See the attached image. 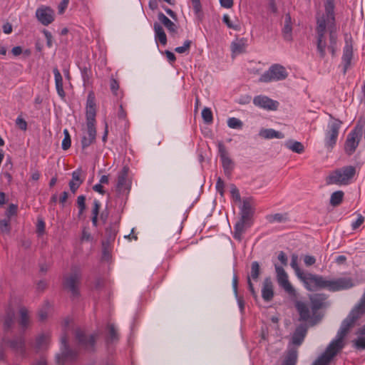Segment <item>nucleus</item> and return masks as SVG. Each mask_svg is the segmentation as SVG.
Segmentation results:
<instances>
[{
    "label": "nucleus",
    "mask_w": 365,
    "mask_h": 365,
    "mask_svg": "<svg viewBox=\"0 0 365 365\" xmlns=\"http://www.w3.org/2000/svg\"><path fill=\"white\" fill-rule=\"evenodd\" d=\"M158 21L165 26L172 36H175L178 33V26L169 19L163 13L159 12L158 14Z\"/></svg>",
    "instance_id": "obj_25"
},
{
    "label": "nucleus",
    "mask_w": 365,
    "mask_h": 365,
    "mask_svg": "<svg viewBox=\"0 0 365 365\" xmlns=\"http://www.w3.org/2000/svg\"><path fill=\"white\" fill-rule=\"evenodd\" d=\"M365 313V290L359 302L350 312V316H354V319H359Z\"/></svg>",
    "instance_id": "obj_32"
},
{
    "label": "nucleus",
    "mask_w": 365,
    "mask_h": 365,
    "mask_svg": "<svg viewBox=\"0 0 365 365\" xmlns=\"http://www.w3.org/2000/svg\"><path fill=\"white\" fill-rule=\"evenodd\" d=\"M348 331L346 330L343 329L342 328H339L337 331L336 338L333 339L329 344L327 346L329 349L336 351L337 354L344 348V338L347 334Z\"/></svg>",
    "instance_id": "obj_20"
},
{
    "label": "nucleus",
    "mask_w": 365,
    "mask_h": 365,
    "mask_svg": "<svg viewBox=\"0 0 365 365\" xmlns=\"http://www.w3.org/2000/svg\"><path fill=\"white\" fill-rule=\"evenodd\" d=\"M191 44H192V41L190 40H186L184 42L183 46L176 47L175 48V51L178 53H184L188 52Z\"/></svg>",
    "instance_id": "obj_53"
},
{
    "label": "nucleus",
    "mask_w": 365,
    "mask_h": 365,
    "mask_svg": "<svg viewBox=\"0 0 365 365\" xmlns=\"http://www.w3.org/2000/svg\"><path fill=\"white\" fill-rule=\"evenodd\" d=\"M356 173V167L352 165L344 166L331 172L327 178V183L328 185H347L352 182Z\"/></svg>",
    "instance_id": "obj_2"
},
{
    "label": "nucleus",
    "mask_w": 365,
    "mask_h": 365,
    "mask_svg": "<svg viewBox=\"0 0 365 365\" xmlns=\"http://www.w3.org/2000/svg\"><path fill=\"white\" fill-rule=\"evenodd\" d=\"M253 103L259 108L268 110H276L278 108L279 103L265 96H257L253 99Z\"/></svg>",
    "instance_id": "obj_16"
},
{
    "label": "nucleus",
    "mask_w": 365,
    "mask_h": 365,
    "mask_svg": "<svg viewBox=\"0 0 365 365\" xmlns=\"http://www.w3.org/2000/svg\"><path fill=\"white\" fill-rule=\"evenodd\" d=\"M227 125L230 128L241 129L242 128L243 123L240 119L233 117L230 118L227 120Z\"/></svg>",
    "instance_id": "obj_49"
},
{
    "label": "nucleus",
    "mask_w": 365,
    "mask_h": 365,
    "mask_svg": "<svg viewBox=\"0 0 365 365\" xmlns=\"http://www.w3.org/2000/svg\"><path fill=\"white\" fill-rule=\"evenodd\" d=\"M61 354L56 355V362L58 365H64L67 361H74L78 353L71 349L68 344V335L63 333L61 337Z\"/></svg>",
    "instance_id": "obj_6"
},
{
    "label": "nucleus",
    "mask_w": 365,
    "mask_h": 365,
    "mask_svg": "<svg viewBox=\"0 0 365 365\" xmlns=\"http://www.w3.org/2000/svg\"><path fill=\"white\" fill-rule=\"evenodd\" d=\"M64 138L62 140L61 147L63 150H67L71 144V136L67 129L63 130Z\"/></svg>",
    "instance_id": "obj_50"
},
{
    "label": "nucleus",
    "mask_w": 365,
    "mask_h": 365,
    "mask_svg": "<svg viewBox=\"0 0 365 365\" xmlns=\"http://www.w3.org/2000/svg\"><path fill=\"white\" fill-rule=\"evenodd\" d=\"M262 297L265 302H270L274 297V286L270 277H266L262 283Z\"/></svg>",
    "instance_id": "obj_22"
},
{
    "label": "nucleus",
    "mask_w": 365,
    "mask_h": 365,
    "mask_svg": "<svg viewBox=\"0 0 365 365\" xmlns=\"http://www.w3.org/2000/svg\"><path fill=\"white\" fill-rule=\"evenodd\" d=\"M254 214L253 199L252 197H246L243 199L242 206L240 208V217L252 220Z\"/></svg>",
    "instance_id": "obj_21"
},
{
    "label": "nucleus",
    "mask_w": 365,
    "mask_h": 365,
    "mask_svg": "<svg viewBox=\"0 0 365 365\" xmlns=\"http://www.w3.org/2000/svg\"><path fill=\"white\" fill-rule=\"evenodd\" d=\"M45 231V222L43 219H38L36 225V232L38 235H43Z\"/></svg>",
    "instance_id": "obj_62"
},
{
    "label": "nucleus",
    "mask_w": 365,
    "mask_h": 365,
    "mask_svg": "<svg viewBox=\"0 0 365 365\" xmlns=\"http://www.w3.org/2000/svg\"><path fill=\"white\" fill-rule=\"evenodd\" d=\"M53 72L54 74L55 84H56V88L57 93L61 97H64L65 92H64L63 88L62 76H61L59 70L56 67L53 69Z\"/></svg>",
    "instance_id": "obj_35"
},
{
    "label": "nucleus",
    "mask_w": 365,
    "mask_h": 365,
    "mask_svg": "<svg viewBox=\"0 0 365 365\" xmlns=\"http://www.w3.org/2000/svg\"><path fill=\"white\" fill-rule=\"evenodd\" d=\"M81 272L78 267H73L71 272L63 277V285L64 289L71 292L75 299L80 296L79 287L81 281Z\"/></svg>",
    "instance_id": "obj_3"
},
{
    "label": "nucleus",
    "mask_w": 365,
    "mask_h": 365,
    "mask_svg": "<svg viewBox=\"0 0 365 365\" xmlns=\"http://www.w3.org/2000/svg\"><path fill=\"white\" fill-rule=\"evenodd\" d=\"M307 328L304 325L299 326L294 332L292 337V344L296 346H300L306 336Z\"/></svg>",
    "instance_id": "obj_29"
},
{
    "label": "nucleus",
    "mask_w": 365,
    "mask_h": 365,
    "mask_svg": "<svg viewBox=\"0 0 365 365\" xmlns=\"http://www.w3.org/2000/svg\"><path fill=\"white\" fill-rule=\"evenodd\" d=\"M128 168L123 167L120 173L118 176L117 189L121 190L126 182V178L128 176Z\"/></svg>",
    "instance_id": "obj_42"
},
{
    "label": "nucleus",
    "mask_w": 365,
    "mask_h": 365,
    "mask_svg": "<svg viewBox=\"0 0 365 365\" xmlns=\"http://www.w3.org/2000/svg\"><path fill=\"white\" fill-rule=\"evenodd\" d=\"M294 307L299 314L300 322H307L312 318V310L310 311V305L302 301L297 300L294 303Z\"/></svg>",
    "instance_id": "obj_17"
},
{
    "label": "nucleus",
    "mask_w": 365,
    "mask_h": 365,
    "mask_svg": "<svg viewBox=\"0 0 365 365\" xmlns=\"http://www.w3.org/2000/svg\"><path fill=\"white\" fill-rule=\"evenodd\" d=\"M285 146L288 149L297 153H302L304 151V146L299 141L289 140L285 143Z\"/></svg>",
    "instance_id": "obj_37"
},
{
    "label": "nucleus",
    "mask_w": 365,
    "mask_h": 365,
    "mask_svg": "<svg viewBox=\"0 0 365 365\" xmlns=\"http://www.w3.org/2000/svg\"><path fill=\"white\" fill-rule=\"evenodd\" d=\"M16 125L21 130L25 131L27 129L26 121L23 118H21V116H20V115L18 116L17 118L16 119Z\"/></svg>",
    "instance_id": "obj_58"
},
{
    "label": "nucleus",
    "mask_w": 365,
    "mask_h": 365,
    "mask_svg": "<svg viewBox=\"0 0 365 365\" xmlns=\"http://www.w3.org/2000/svg\"><path fill=\"white\" fill-rule=\"evenodd\" d=\"M267 220L269 222H284L287 220L286 215L281 214V213H276L274 215H269L267 217Z\"/></svg>",
    "instance_id": "obj_47"
},
{
    "label": "nucleus",
    "mask_w": 365,
    "mask_h": 365,
    "mask_svg": "<svg viewBox=\"0 0 365 365\" xmlns=\"http://www.w3.org/2000/svg\"><path fill=\"white\" fill-rule=\"evenodd\" d=\"M292 18L289 14H287L284 17V24L282 29V35L285 41H291L292 40Z\"/></svg>",
    "instance_id": "obj_30"
},
{
    "label": "nucleus",
    "mask_w": 365,
    "mask_h": 365,
    "mask_svg": "<svg viewBox=\"0 0 365 365\" xmlns=\"http://www.w3.org/2000/svg\"><path fill=\"white\" fill-rule=\"evenodd\" d=\"M86 133L87 135H83L81 139L83 149H86L95 143L96 137V125H86Z\"/></svg>",
    "instance_id": "obj_23"
},
{
    "label": "nucleus",
    "mask_w": 365,
    "mask_h": 365,
    "mask_svg": "<svg viewBox=\"0 0 365 365\" xmlns=\"http://www.w3.org/2000/svg\"><path fill=\"white\" fill-rule=\"evenodd\" d=\"M195 14L198 18L202 16V6L200 0H191Z\"/></svg>",
    "instance_id": "obj_55"
},
{
    "label": "nucleus",
    "mask_w": 365,
    "mask_h": 365,
    "mask_svg": "<svg viewBox=\"0 0 365 365\" xmlns=\"http://www.w3.org/2000/svg\"><path fill=\"white\" fill-rule=\"evenodd\" d=\"M81 169L78 168L72 173V179L69 182V187L71 191L75 194L78 187L83 182V179H81Z\"/></svg>",
    "instance_id": "obj_27"
},
{
    "label": "nucleus",
    "mask_w": 365,
    "mask_h": 365,
    "mask_svg": "<svg viewBox=\"0 0 365 365\" xmlns=\"http://www.w3.org/2000/svg\"><path fill=\"white\" fill-rule=\"evenodd\" d=\"M353 58V44L351 37L345 38V45L343 49V55L341 61L343 63V74L346 73L347 70L351 66V60Z\"/></svg>",
    "instance_id": "obj_13"
},
{
    "label": "nucleus",
    "mask_w": 365,
    "mask_h": 365,
    "mask_svg": "<svg viewBox=\"0 0 365 365\" xmlns=\"http://www.w3.org/2000/svg\"><path fill=\"white\" fill-rule=\"evenodd\" d=\"M260 274V266L258 262L254 261L251 264L250 279L257 280Z\"/></svg>",
    "instance_id": "obj_45"
},
{
    "label": "nucleus",
    "mask_w": 365,
    "mask_h": 365,
    "mask_svg": "<svg viewBox=\"0 0 365 365\" xmlns=\"http://www.w3.org/2000/svg\"><path fill=\"white\" fill-rule=\"evenodd\" d=\"M0 232L2 233H9L10 232V220L4 219L0 220Z\"/></svg>",
    "instance_id": "obj_54"
},
{
    "label": "nucleus",
    "mask_w": 365,
    "mask_h": 365,
    "mask_svg": "<svg viewBox=\"0 0 365 365\" xmlns=\"http://www.w3.org/2000/svg\"><path fill=\"white\" fill-rule=\"evenodd\" d=\"M309 300L312 318L316 321L320 320L322 316L319 314L318 311L324 305L325 296L322 294H314L309 296Z\"/></svg>",
    "instance_id": "obj_12"
},
{
    "label": "nucleus",
    "mask_w": 365,
    "mask_h": 365,
    "mask_svg": "<svg viewBox=\"0 0 365 365\" xmlns=\"http://www.w3.org/2000/svg\"><path fill=\"white\" fill-rule=\"evenodd\" d=\"M86 107H96V99L93 93H90L88 95Z\"/></svg>",
    "instance_id": "obj_63"
},
{
    "label": "nucleus",
    "mask_w": 365,
    "mask_h": 365,
    "mask_svg": "<svg viewBox=\"0 0 365 365\" xmlns=\"http://www.w3.org/2000/svg\"><path fill=\"white\" fill-rule=\"evenodd\" d=\"M153 29L155 31V38L156 41H159L163 45L167 43V36L163 30V26L158 22H155L153 24Z\"/></svg>",
    "instance_id": "obj_34"
},
{
    "label": "nucleus",
    "mask_w": 365,
    "mask_h": 365,
    "mask_svg": "<svg viewBox=\"0 0 365 365\" xmlns=\"http://www.w3.org/2000/svg\"><path fill=\"white\" fill-rule=\"evenodd\" d=\"M86 197L84 195H79L77 198V205L78 207V216L83 215L86 210Z\"/></svg>",
    "instance_id": "obj_52"
},
{
    "label": "nucleus",
    "mask_w": 365,
    "mask_h": 365,
    "mask_svg": "<svg viewBox=\"0 0 365 365\" xmlns=\"http://www.w3.org/2000/svg\"><path fill=\"white\" fill-rule=\"evenodd\" d=\"M354 286V283L351 277H341L334 280H328L327 289L331 292H337L349 289Z\"/></svg>",
    "instance_id": "obj_14"
},
{
    "label": "nucleus",
    "mask_w": 365,
    "mask_h": 365,
    "mask_svg": "<svg viewBox=\"0 0 365 365\" xmlns=\"http://www.w3.org/2000/svg\"><path fill=\"white\" fill-rule=\"evenodd\" d=\"M222 21L227 25V26L230 29H232L235 30H237V26H235L230 21V19L227 14H225L222 18Z\"/></svg>",
    "instance_id": "obj_64"
},
{
    "label": "nucleus",
    "mask_w": 365,
    "mask_h": 365,
    "mask_svg": "<svg viewBox=\"0 0 365 365\" xmlns=\"http://www.w3.org/2000/svg\"><path fill=\"white\" fill-rule=\"evenodd\" d=\"M356 319H354V316H350L349 314L348 317L342 322L340 328H342L343 329H345V330L349 331L350 327Z\"/></svg>",
    "instance_id": "obj_51"
},
{
    "label": "nucleus",
    "mask_w": 365,
    "mask_h": 365,
    "mask_svg": "<svg viewBox=\"0 0 365 365\" xmlns=\"http://www.w3.org/2000/svg\"><path fill=\"white\" fill-rule=\"evenodd\" d=\"M110 88L113 95L118 96L119 83L115 78L110 79Z\"/></svg>",
    "instance_id": "obj_59"
},
{
    "label": "nucleus",
    "mask_w": 365,
    "mask_h": 365,
    "mask_svg": "<svg viewBox=\"0 0 365 365\" xmlns=\"http://www.w3.org/2000/svg\"><path fill=\"white\" fill-rule=\"evenodd\" d=\"M96 107H86V125H96Z\"/></svg>",
    "instance_id": "obj_40"
},
{
    "label": "nucleus",
    "mask_w": 365,
    "mask_h": 365,
    "mask_svg": "<svg viewBox=\"0 0 365 365\" xmlns=\"http://www.w3.org/2000/svg\"><path fill=\"white\" fill-rule=\"evenodd\" d=\"M274 267L277 274V280L279 285L283 288L287 294L291 296H294L296 294L295 289L289 282L288 275L283 267L275 264Z\"/></svg>",
    "instance_id": "obj_11"
},
{
    "label": "nucleus",
    "mask_w": 365,
    "mask_h": 365,
    "mask_svg": "<svg viewBox=\"0 0 365 365\" xmlns=\"http://www.w3.org/2000/svg\"><path fill=\"white\" fill-rule=\"evenodd\" d=\"M202 118L205 123H212L213 120L212 110L209 108H204L202 110Z\"/></svg>",
    "instance_id": "obj_48"
},
{
    "label": "nucleus",
    "mask_w": 365,
    "mask_h": 365,
    "mask_svg": "<svg viewBox=\"0 0 365 365\" xmlns=\"http://www.w3.org/2000/svg\"><path fill=\"white\" fill-rule=\"evenodd\" d=\"M259 136L265 139L279 138L282 139L284 138V134L282 132L277 131L272 128L262 129L259 133Z\"/></svg>",
    "instance_id": "obj_33"
},
{
    "label": "nucleus",
    "mask_w": 365,
    "mask_h": 365,
    "mask_svg": "<svg viewBox=\"0 0 365 365\" xmlns=\"http://www.w3.org/2000/svg\"><path fill=\"white\" fill-rule=\"evenodd\" d=\"M252 220L240 217L234 226L233 237L238 241H241L243 234L252 225Z\"/></svg>",
    "instance_id": "obj_18"
},
{
    "label": "nucleus",
    "mask_w": 365,
    "mask_h": 365,
    "mask_svg": "<svg viewBox=\"0 0 365 365\" xmlns=\"http://www.w3.org/2000/svg\"><path fill=\"white\" fill-rule=\"evenodd\" d=\"M19 314L20 318L19 320V324L22 329H26L29 327L30 322L28 310L26 308L21 307L19 309Z\"/></svg>",
    "instance_id": "obj_38"
},
{
    "label": "nucleus",
    "mask_w": 365,
    "mask_h": 365,
    "mask_svg": "<svg viewBox=\"0 0 365 365\" xmlns=\"http://www.w3.org/2000/svg\"><path fill=\"white\" fill-rule=\"evenodd\" d=\"M14 323V313L13 312H8L4 319V328L5 329H9L12 327Z\"/></svg>",
    "instance_id": "obj_46"
},
{
    "label": "nucleus",
    "mask_w": 365,
    "mask_h": 365,
    "mask_svg": "<svg viewBox=\"0 0 365 365\" xmlns=\"http://www.w3.org/2000/svg\"><path fill=\"white\" fill-rule=\"evenodd\" d=\"M353 342L356 349L359 350L365 349V336L358 337V339L354 340Z\"/></svg>",
    "instance_id": "obj_56"
},
{
    "label": "nucleus",
    "mask_w": 365,
    "mask_h": 365,
    "mask_svg": "<svg viewBox=\"0 0 365 365\" xmlns=\"http://www.w3.org/2000/svg\"><path fill=\"white\" fill-rule=\"evenodd\" d=\"M247 40L244 38L232 41L230 46L232 55H238L245 52Z\"/></svg>",
    "instance_id": "obj_31"
},
{
    "label": "nucleus",
    "mask_w": 365,
    "mask_h": 365,
    "mask_svg": "<svg viewBox=\"0 0 365 365\" xmlns=\"http://www.w3.org/2000/svg\"><path fill=\"white\" fill-rule=\"evenodd\" d=\"M230 188H231L230 193H231L232 198L235 200L240 202L241 200V197H240V192H239V190L237 189V187L234 184H232L230 186Z\"/></svg>",
    "instance_id": "obj_57"
},
{
    "label": "nucleus",
    "mask_w": 365,
    "mask_h": 365,
    "mask_svg": "<svg viewBox=\"0 0 365 365\" xmlns=\"http://www.w3.org/2000/svg\"><path fill=\"white\" fill-rule=\"evenodd\" d=\"M304 284L305 288L309 291L328 288V280L321 275L312 273H304L299 278Z\"/></svg>",
    "instance_id": "obj_4"
},
{
    "label": "nucleus",
    "mask_w": 365,
    "mask_h": 365,
    "mask_svg": "<svg viewBox=\"0 0 365 365\" xmlns=\"http://www.w3.org/2000/svg\"><path fill=\"white\" fill-rule=\"evenodd\" d=\"M364 125L358 123L353 130L347 135L344 144V150L349 155H352L359 145L360 139L363 134Z\"/></svg>",
    "instance_id": "obj_7"
},
{
    "label": "nucleus",
    "mask_w": 365,
    "mask_h": 365,
    "mask_svg": "<svg viewBox=\"0 0 365 365\" xmlns=\"http://www.w3.org/2000/svg\"><path fill=\"white\" fill-rule=\"evenodd\" d=\"M336 354V351L327 347L324 352L314 361L312 365H329Z\"/></svg>",
    "instance_id": "obj_26"
},
{
    "label": "nucleus",
    "mask_w": 365,
    "mask_h": 365,
    "mask_svg": "<svg viewBox=\"0 0 365 365\" xmlns=\"http://www.w3.org/2000/svg\"><path fill=\"white\" fill-rule=\"evenodd\" d=\"M118 232V230L115 225H110L106 229V240L103 242V247H106V245H109L112 242H113L115 239L116 234Z\"/></svg>",
    "instance_id": "obj_36"
},
{
    "label": "nucleus",
    "mask_w": 365,
    "mask_h": 365,
    "mask_svg": "<svg viewBox=\"0 0 365 365\" xmlns=\"http://www.w3.org/2000/svg\"><path fill=\"white\" fill-rule=\"evenodd\" d=\"M298 358V350L296 347H288L285 358L282 365H296Z\"/></svg>",
    "instance_id": "obj_28"
},
{
    "label": "nucleus",
    "mask_w": 365,
    "mask_h": 365,
    "mask_svg": "<svg viewBox=\"0 0 365 365\" xmlns=\"http://www.w3.org/2000/svg\"><path fill=\"white\" fill-rule=\"evenodd\" d=\"M324 8L325 14L317 19L316 28L317 34V49L321 58H324L326 56L325 32L327 28L329 32V45L336 46L337 41L334 0H327Z\"/></svg>",
    "instance_id": "obj_1"
},
{
    "label": "nucleus",
    "mask_w": 365,
    "mask_h": 365,
    "mask_svg": "<svg viewBox=\"0 0 365 365\" xmlns=\"http://www.w3.org/2000/svg\"><path fill=\"white\" fill-rule=\"evenodd\" d=\"M48 341V336L45 334H41L36 337V343H35V349L37 351L42 350L47 346Z\"/></svg>",
    "instance_id": "obj_43"
},
{
    "label": "nucleus",
    "mask_w": 365,
    "mask_h": 365,
    "mask_svg": "<svg viewBox=\"0 0 365 365\" xmlns=\"http://www.w3.org/2000/svg\"><path fill=\"white\" fill-rule=\"evenodd\" d=\"M36 17L43 26H48L54 21V11L48 6H42L36 11Z\"/></svg>",
    "instance_id": "obj_15"
},
{
    "label": "nucleus",
    "mask_w": 365,
    "mask_h": 365,
    "mask_svg": "<svg viewBox=\"0 0 365 365\" xmlns=\"http://www.w3.org/2000/svg\"><path fill=\"white\" fill-rule=\"evenodd\" d=\"M7 344L11 349L21 356H24L26 354L25 340L22 336L15 337L11 340H8Z\"/></svg>",
    "instance_id": "obj_24"
},
{
    "label": "nucleus",
    "mask_w": 365,
    "mask_h": 365,
    "mask_svg": "<svg viewBox=\"0 0 365 365\" xmlns=\"http://www.w3.org/2000/svg\"><path fill=\"white\" fill-rule=\"evenodd\" d=\"M290 265L292 268L294 270V272L298 278L301 277V276L304 273L299 267L297 255L293 254L292 255Z\"/></svg>",
    "instance_id": "obj_44"
},
{
    "label": "nucleus",
    "mask_w": 365,
    "mask_h": 365,
    "mask_svg": "<svg viewBox=\"0 0 365 365\" xmlns=\"http://www.w3.org/2000/svg\"><path fill=\"white\" fill-rule=\"evenodd\" d=\"M288 76L286 68L280 64H273L259 77V81L269 83L272 81H283Z\"/></svg>",
    "instance_id": "obj_5"
},
{
    "label": "nucleus",
    "mask_w": 365,
    "mask_h": 365,
    "mask_svg": "<svg viewBox=\"0 0 365 365\" xmlns=\"http://www.w3.org/2000/svg\"><path fill=\"white\" fill-rule=\"evenodd\" d=\"M341 124L342 122L339 119H334L328 124L324 140L327 148L331 149L336 145Z\"/></svg>",
    "instance_id": "obj_8"
},
{
    "label": "nucleus",
    "mask_w": 365,
    "mask_h": 365,
    "mask_svg": "<svg viewBox=\"0 0 365 365\" xmlns=\"http://www.w3.org/2000/svg\"><path fill=\"white\" fill-rule=\"evenodd\" d=\"M364 222V217L361 215H359L357 219L351 224L352 229H358L363 224Z\"/></svg>",
    "instance_id": "obj_61"
},
{
    "label": "nucleus",
    "mask_w": 365,
    "mask_h": 365,
    "mask_svg": "<svg viewBox=\"0 0 365 365\" xmlns=\"http://www.w3.org/2000/svg\"><path fill=\"white\" fill-rule=\"evenodd\" d=\"M18 206L14 204H10L7 210H6V216L8 219L10 220L11 217L15 215L17 212Z\"/></svg>",
    "instance_id": "obj_60"
},
{
    "label": "nucleus",
    "mask_w": 365,
    "mask_h": 365,
    "mask_svg": "<svg viewBox=\"0 0 365 365\" xmlns=\"http://www.w3.org/2000/svg\"><path fill=\"white\" fill-rule=\"evenodd\" d=\"M76 339L78 344L88 351L95 350V344L97 336L96 334H88L84 331L78 329L75 332Z\"/></svg>",
    "instance_id": "obj_9"
},
{
    "label": "nucleus",
    "mask_w": 365,
    "mask_h": 365,
    "mask_svg": "<svg viewBox=\"0 0 365 365\" xmlns=\"http://www.w3.org/2000/svg\"><path fill=\"white\" fill-rule=\"evenodd\" d=\"M217 147L224 173L225 175L230 178L234 169V162L229 157V153L222 142H219L217 144Z\"/></svg>",
    "instance_id": "obj_10"
},
{
    "label": "nucleus",
    "mask_w": 365,
    "mask_h": 365,
    "mask_svg": "<svg viewBox=\"0 0 365 365\" xmlns=\"http://www.w3.org/2000/svg\"><path fill=\"white\" fill-rule=\"evenodd\" d=\"M108 329V335L106 338V341L108 343H113L117 341L119 339L118 333L117 329H115L114 324H109L107 326Z\"/></svg>",
    "instance_id": "obj_39"
},
{
    "label": "nucleus",
    "mask_w": 365,
    "mask_h": 365,
    "mask_svg": "<svg viewBox=\"0 0 365 365\" xmlns=\"http://www.w3.org/2000/svg\"><path fill=\"white\" fill-rule=\"evenodd\" d=\"M344 192L341 190L335 191L331 195L330 204L333 207L339 205L344 198Z\"/></svg>",
    "instance_id": "obj_41"
},
{
    "label": "nucleus",
    "mask_w": 365,
    "mask_h": 365,
    "mask_svg": "<svg viewBox=\"0 0 365 365\" xmlns=\"http://www.w3.org/2000/svg\"><path fill=\"white\" fill-rule=\"evenodd\" d=\"M348 331L346 330L343 329L342 328H339L337 331L336 338L333 339L329 344L327 346L329 349L336 351L337 354L344 348V338L347 334Z\"/></svg>",
    "instance_id": "obj_19"
}]
</instances>
